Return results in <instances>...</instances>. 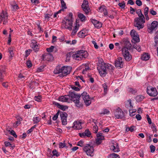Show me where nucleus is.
Segmentation results:
<instances>
[{
	"label": "nucleus",
	"instance_id": "obj_1",
	"mask_svg": "<svg viewBox=\"0 0 158 158\" xmlns=\"http://www.w3.org/2000/svg\"><path fill=\"white\" fill-rule=\"evenodd\" d=\"M69 96L70 101H72L74 102L76 106L79 107L82 106L80 102V98L81 96L80 94H78L76 93L75 92H69L68 95Z\"/></svg>",
	"mask_w": 158,
	"mask_h": 158
},
{
	"label": "nucleus",
	"instance_id": "obj_2",
	"mask_svg": "<svg viewBox=\"0 0 158 158\" xmlns=\"http://www.w3.org/2000/svg\"><path fill=\"white\" fill-rule=\"evenodd\" d=\"M109 66L108 65L102 61L101 63H99L97 67V69L100 75L102 77H105L107 73V69Z\"/></svg>",
	"mask_w": 158,
	"mask_h": 158
},
{
	"label": "nucleus",
	"instance_id": "obj_3",
	"mask_svg": "<svg viewBox=\"0 0 158 158\" xmlns=\"http://www.w3.org/2000/svg\"><path fill=\"white\" fill-rule=\"evenodd\" d=\"M77 52V53L72 55L73 58L77 60H81L85 59L88 56L87 52L84 50H81Z\"/></svg>",
	"mask_w": 158,
	"mask_h": 158
},
{
	"label": "nucleus",
	"instance_id": "obj_4",
	"mask_svg": "<svg viewBox=\"0 0 158 158\" xmlns=\"http://www.w3.org/2000/svg\"><path fill=\"white\" fill-rule=\"evenodd\" d=\"M145 23V19L140 18H135L134 19V26L139 30L144 27V24Z\"/></svg>",
	"mask_w": 158,
	"mask_h": 158
},
{
	"label": "nucleus",
	"instance_id": "obj_5",
	"mask_svg": "<svg viewBox=\"0 0 158 158\" xmlns=\"http://www.w3.org/2000/svg\"><path fill=\"white\" fill-rule=\"evenodd\" d=\"M81 97L84 101L85 105L88 106L91 104V99L89 95L86 92L84 91L81 94Z\"/></svg>",
	"mask_w": 158,
	"mask_h": 158
},
{
	"label": "nucleus",
	"instance_id": "obj_6",
	"mask_svg": "<svg viewBox=\"0 0 158 158\" xmlns=\"http://www.w3.org/2000/svg\"><path fill=\"white\" fill-rule=\"evenodd\" d=\"M83 151L89 156H92L94 151V148L93 146L90 144H86L83 148Z\"/></svg>",
	"mask_w": 158,
	"mask_h": 158
},
{
	"label": "nucleus",
	"instance_id": "obj_7",
	"mask_svg": "<svg viewBox=\"0 0 158 158\" xmlns=\"http://www.w3.org/2000/svg\"><path fill=\"white\" fill-rule=\"evenodd\" d=\"M158 27V22L156 21H153L151 24L147 25L148 31L150 33H152L153 31L157 30Z\"/></svg>",
	"mask_w": 158,
	"mask_h": 158
},
{
	"label": "nucleus",
	"instance_id": "obj_8",
	"mask_svg": "<svg viewBox=\"0 0 158 158\" xmlns=\"http://www.w3.org/2000/svg\"><path fill=\"white\" fill-rule=\"evenodd\" d=\"M113 113L115 117L117 119H121L124 117V114L123 111L119 107L115 110Z\"/></svg>",
	"mask_w": 158,
	"mask_h": 158
},
{
	"label": "nucleus",
	"instance_id": "obj_9",
	"mask_svg": "<svg viewBox=\"0 0 158 158\" xmlns=\"http://www.w3.org/2000/svg\"><path fill=\"white\" fill-rule=\"evenodd\" d=\"M147 93L151 97H155L158 94V92L156 89L150 86L147 87Z\"/></svg>",
	"mask_w": 158,
	"mask_h": 158
},
{
	"label": "nucleus",
	"instance_id": "obj_10",
	"mask_svg": "<svg viewBox=\"0 0 158 158\" xmlns=\"http://www.w3.org/2000/svg\"><path fill=\"white\" fill-rule=\"evenodd\" d=\"M122 50L123 55L125 59L127 61H129L131 60L132 59V56L130 54L127 49L123 48Z\"/></svg>",
	"mask_w": 158,
	"mask_h": 158
},
{
	"label": "nucleus",
	"instance_id": "obj_11",
	"mask_svg": "<svg viewBox=\"0 0 158 158\" xmlns=\"http://www.w3.org/2000/svg\"><path fill=\"white\" fill-rule=\"evenodd\" d=\"M72 68L69 66H63L62 67V73L60 75V77H63L69 74Z\"/></svg>",
	"mask_w": 158,
	"mask_h": 158
},
{
	"label": "nucleus",
	"instance_id": "obj_12",
	"mask_svg": "<svg viewBox=\"0 0 158 158\" xmlns=\"http://www.w3.org/2000/svg\"><path fill=\"white\" fill-rule=\"evenodd\" d=\"M83 10L86 14H88L90 11L89 7L88 2L86 0H84L81 5Z\"/></svg>",
	"mask_w": 158,
	"mask_h": 158
},
{
	"label": "nucleus",
	"instance_id": "obj_13",
	"mask_svg": "<svg viewBox=\"0 0 158 158\" xmlns=\"http://www.w3.org/2000/svg\"><path fill=\"white\" fill-rule=\"evenodd\" d=\"M8 16L7 13L6 12L3 11L0 14V23L2 21H3V24H6L7 22V19Z\"/></svg>",
	"mask_w": 158,
	"mask_h": 158
},
{
	"label": "nucleus",
	"instance_id": "obj_14",
	"mask_svg": "<svg viewBox=\"0 0 158 158\" xmlns=\"http://www.w3.org/2000/svg\"><path fill=\"white\" fill-rule=\"evenodd\" d=\"M60 115L61 120L62 124L65 125L67 124V118L68 116L67 114L65 112H60Z\"/></svg>",
	"mask_w": 158,
	"mask_h": 158
},
{
	"label": "nucleus",
	"instance_id": "obj_15",
	"mask_svg": "<svg viewBox=\"0 0 158 158\" xmlns=\"http://www.w3.org/2000/svg\"><path fill=\"white\" fill-rule=\"evenodd\" d=\"M115 65L116 67L120 69L123 67V62L121 57H118L115 61Z\"/></svg>",
	"mask_w": 158,
	"mask_h": 158
},
{
	"label": "nucleus",
	"instance_id": "obj_16",
	"mask_svg": "<svg viewBox=\"0 0 158 158\" xmlns=\"http://www.w3.org/2000/svg\"><path fill=\"white\" fill-rule=\"evenodd\" d=\"M90 21L94 24L95 27L99 29L102 27V23L95 19H91Z\"/></svg>",
	"mask_w": 158,
	"mask_h": 158
},
{
	"label": "nucleus",
	"instance_id": "obj_17",
	"mask_svg": "<svg viewBox=\"0 0 158 158\" xmlns=\"http://www.w3.org/2000/svg\"><path fill=\"white\" fill-rule=\"evenodd\" d=\"M63 21L67 27V28L69 30H71L72 28V22L71 19H64Z\"/></svg>",
	"mask_w": 158,
	"mask_h": 158
},
{
	"label": "nucleus",
	"instance_id": "obj_18",
	"mask_svg": "<svg viewBox=\"0 0 158 158\" xmlns=\"http://www.w3.org/2000/svg\"><path fill=\"white\" fill-rule=\"evenodd\" d=\"M6 69L5 66H0V81H2L3 80L4 75L6 74Z\"/></svg>",
	"mask_w": 158,
	"mask_h": 158
},
{
	"label": "nucleus",
	"instance_id": "obj_19",
	"mask_svg": "<svg viewBox=\"0 0 158 158\" xmlns=\"http://www.w3.org/2000/svg\"><path fill=\"white\" fill-rule=\"evenodd\" d=\"M83 123L81 121H75L73 123L72 127L74 129L80 130L82 128L81 125Z\"/></svg>",
	"mask_w": 158,
	"mask_h": 158
},
{
	"label": "nucleus",
	"instance_id": "obj_20",
	"mask_svg": "<svg viewBox=\"0 0 158 158\" xmlns=\"http://www.w3.org/2000/svg\"><path fill=\"white\" fill-rule=\"evenodd\" d=\"M97 138L96 139V143L98 145L101 143L102 141L104 139V137L102 133H98L97 135Z\"/></svg>",
	"mask_w": 158,
	"mask_h": 158
},
{
	"label": "nucleus",
	"instance_id": "obj_21",
	"mask_svg": "<svg viewBox=\"0 0 158 158\" xmlns=\"http://www.w3.org/2000/svg\"><path fill=\"white\" fill-rule=\"evenodd\" d=\"M110 149L114 152H118L120 151L118 144L116 142L112 143Z\"/></svg>",
	"mask_w": 158,
	"mask_h": 158
},
{
	"label": "nucleus",
	"instance_id": "obj_22",
	"mask_svg": "<svg viewBox=\"0 0 158 158\" xmlns=\"http://www.w3.org/2000/svg\"><path fill=\"white\" fill-rule=\"evenodd\" d=\"M58 100L62 102H70L69 96L68 95L61 96L59 97L58 98Z\"/></svg>",
	"mask_w": 158,
	"mask_h": 158
},
{
	"label": "nucleus",
	"instance_id": "obj_23",
	"mask_svg": "<svg viewBox=\"0 0 158 158\" xmlns=\"http://www.w3.org/2000/svg\"><path fill=\"white\" fill-rule=\"evenodd\" d=\"M43 59L48 61H51L53 59V56L49 53H46L43 55Z\"/></svg>",
	"mask_w": 158,
	"mask_h": 158
},
{
	"label": "nucleus",
	"instance_id": "obj_24",
	"mask_svg": "<svg viewBox=\"0 0 158 158\" xmlns=\"http://www.w3.org/2000/svg\"><path fill=\"white\" fill-rule=\"evenodd\" d=\"M123 42L124 46L123 48H127V50L131 49V45L129 41L127 39H125L123 40Z\"/></svg>",
	"mask_w": 158,
	"mask_h": 158
},
{
	"label": "nucleus",
	"instance_id": "obj_25",
	"mask_svg": "<svg viewBox=\"0 0 158 158\" xmlns=\"http://www.w3.org/2000/svg\"><path fill=\"white\" fill-rule=\"evenodd\" d=\"M37 43V42L34 40L32 41L31 44V47L35 52L38 51L39 48V47Z\"/></svg>",
	"mask_w": 158,
	"mask_h": 158
},
{
	"label": "nucleus",
	"instance_id": "obj_26",
	"mask_svg": "<svg viewBox=\"0 0 158 158\" xmlns=\"http://www.w3.org/2000/svg\"><path fill=\"white\" fill-rule=\"evenodd\" d=\"M87 35L85 31L82 30L78 33V36L80 38H84Z\"/></svg>",
	"mask_w": 158,
	"mask_h": 158
},
{
	"label": "nucleus",
	"instance_id": "obj_27",
	"mask_svg": "<svg viewBox=\"0 0 158 158\" xmlns=\"http://www.w3.org/2000/svg\"><path fill=\"white\" fill-rule=\"evenodd\" d=\"M62 67L60 68L59 66L56 67L54 71V73L55 74H58L60 73H62Z\"/></svg>",
	"mask_w": 158,
	"mask_h": 158
},
{
	"label": "nucleus",
	"instance_id": "obj_28",
	"mask_svg": "<svg viewBox=\"0 0 158 158\" xmlns=\"http://www.w3.org/2000/svg\"><path fill=\"white\" fill-rule=\"evenodd\" d=\"M141 59L143 60H147L150 58V56L148 53H144L142 54L141 56Z\"/></svg>",
	"mask_w": 158,
	"mask_h": 158
},
{
	"label": "nucleus",
	"instance_id": "obj_29",
	"mask_svg": "<svg viewBox=\"0 0 158 158\" xmlns=\"http://www.w3.org/2000/svg\"><path fill=\"white\" fill-rule=\"evenodd\" d=\"M131 100L129 99L127 100L125 104V106L129 109H132L133 108V106H132Z\"/></svg>",
	"mask_w": 158,
	"mask_h": 158
},
{
	"label": "nucleus",
	"instance_id": "obj_30",
	"mask_svg": "<svg viewBox=\"0 0 158 158\" xmlns=\"http://www.w3.org/2000/svg\"><path fill=\"white\" fill-rule=\"evenodd\" d=\"M144 98L143 96L139 95L137 96L135 98L136 101L137 102H139L142 101Z\"/></svg>",
	"mask_w": 158,
	"mask_h": 158
},
{
	"label": "nucleus",
	"instance_id": "obj_31",
	"mask_svg": "<svg viewBox=\"0 0 158 158\" xmlns=\"http://www.w3.org/2000/svg\"><path fill=\"white\" fill-rule=\"evenodd\" d=\"M11 9L13 11H15L19 9V8L18 5L15 3L11 5Z\"/></svg>",
	"mask_w": 158,
	"mask_h": 158
},
{
	"label": "nucleus",
	"instance_id": "obj_32",
	"mask_svg": "<svg viewBox=\"0 0 158 158\" xmlns=\"http://www.w3.org/2000/svg\"><path fill=\"white\" fill-rule=\"evenodd\" d=\"M79 27V25H76L75 27H74V28L72 31V35H74L76 34L78 29Z\"/></svg>",
	"mask_w": 158,
	"mask_h": 158
},
{
	"label": "nucleus",
	"instance_id": "obj_33",
	"mask_svg": "<svg viewBox=\"0 0 158 158\" xmlns=\"http://www.w3.org/2000/svg\"><path fill=\"white\" fill-rule=\"evenodd\" d=\"M78 16L81 21L83 22L85 21V17L83 14L79 13L78 14Z\"/></svg>",
	"mask_w": 158,
	"mask_h": 158
},
{
	"label": "nucleus",
	"instance_id": "obj_34",
	"mask_svg": "<svg viewBox=\"0 0 158 158\" xmlns=\"http://www.w3.org/2000/svg\"><path fill=\"white\" fill-rule=\"evenodd\" d=\"M128 91L133 94H135L137 92V90L131 88H129L127 89Z\"/></svg>",
	"mask_w": 158,
	"mask_h": 158
},
{
	"label": "nucleus",
	"instance_id": "obj_35",
	"mask_svg": "<svg viewBox=\"0 0 158 158\" xmlns=\"http://www.w3.org/2000/svg\"><path fill=\"white\" fill-rule=\"evenodd\" d=\"M132 38L133 40L132 41V42L134 41V43H138L139 42V38L138 35Z\"/></svg>",
	"mask_w": 158,
	"mask_h": 158
},
{
	"label": "nucleus",
	"instance_id": "obj_36",
	"mask_svg": "<svg viewBox=\"0 0 158 158\" xmlns=\"http://www.w3.org/2000/svg\"><path fill=\"white\" fill-rule=\"evenodd\" d=\"M52 15V14L51 13L50 14H46L45 15L44 18L45 20L49 21V19Z\"/></svg>",
	"mask_w": 158,
	"mask_h": 158
},
{
	"label": "nucleus",
	"instance_id": "obj_37",
	"mask_svg": "<svg viewBox=\"0 0 158 158\" xmlns=\"http://www.w3.org/2000/svg\"><path fill=\"white\" fill-rule=\"evenodd\" d=\"M109 158H120L119 156L115 153H112L110 154L109 156Z\"/></svg>",
	"mask_w": 158,
	"mask_h": 158
},
{
	"label": "nucleus",
	"instance_id": "obj_38",
	"mask_svg": "<svg viewBox=\"0 0 158 158\" xmlns=\"http://www.w3.org/2000/svg\"><path fill=\"white\" fill-rule=\"evenodd\" d=\"M40 120V118L39 117H36L33 118V121L34 123H38Z\"/></svg>",
	"mask_w": 158,
	"mask_h": 158
},
{
	"label": "nucleus",
	"instance_id": "obj_39",
	"mask_svg": "<svg viewBox=\"0 0 158 158\" xmlns=\"http://www.w3.org/2000/svg\"><path fill=\"white\" fill-rule=\"evenodd\" d=\"M110 113V111L106 109H103L102 111L100 113L101 114H108Z\"/></svg>",
	"mask_w": 158,
	"mask_h": 158
},
{
	"label": "nucleus",
	"instance_id": "obj_40",
	"mask_svg": "<svg viewBox=\"0 0 158 158\" xmlns=\"http://www.w3.org/2000/svg\"><path fill=\"white\" fill-rule=\"evenodd\" d=\"M52 153L53 154V156H55L57 157H58L60 155V153L58 152L57 151L56 149L53 150Z\"/></svg>",
	"mask_w": 158,
	"mask_h": 158
},
{
	"label": "nucleus",
	"instance_id": "obj_41",
	"mask_svg": "<svg viewBox=\"0 0 158 158\" xmlns=\"http://www.w3.org/2000/svg\"><path fill=\"white\" fill-rule=\"evenodd\" d=\"M60 1L61 2L62 8L63 9H66L67 8V6H66V4L65 2L63 0H60Z\"/></svg>",
	"mask_w": 158,
	"mask_h": 158
},
{
	"label": "nucleus",
	"instance_id": "obj_42",
	"mask_svg": "<svg viewBox=\"0 0 158 158\" xmlns=\"http://www.w3.org/2000/svg\"><path fill=\"white\" fill-rule=\"evenodd\" d=\"M130 33L132 37L138 35L137 33L135 31V30L134 29L132 30L131 31Z\"/></svg>",
	"mask_w": 158,
	"mask_h": 158
},
{
	"label": "nucleus",
	"instance_id": "obj_43",
	"mask_svg": "<svg viewBox=\"0 0 158 158\" xmlns=\"http://www.w3.org/2000/svg\"><path fill=\"white\" fill-rule=\"evenodd\" d=\"M23 120L22 118L20 117H18L17 118V121L16 122V124L17 126L21 123L20 122Z\"/></svg>",
	"mask_w": 158,
	"mask_h": 158
},
{
	"label": "nucleus",
	"instance_id": "obj_44",
	"mask_svg": "<svg viewBox=\"0 0 158 158\" xmlns=\"http://www.w3.org/2000/svg\"><path fill=\"white\" fill-rule=\"evenodd\" d=\"M36 126L37 125H35L33 126L30 129L27 130V134H30V133L32 132L34 129L35 127H36Z\"/></svg>",
	"mask_w": 158,
	"mask_h": 158
},
{
	"label": "nucleus",
	"instance_id": "obj_45",
	"mask_svg": "<svg viewBox=\"0 0 158 158\" xmlns=\"http://www.w3.org/2000/svg\"><path fill=\"white\" fill-rule=\"evenodd\" d=\"M26 64L27 67L28 68H30L32 66V63L31 61L30 60H27L26 61Z\"/></svg>",
	"mask_w": 158,
	"mask_h": 158
},
{
	"label": "nucleus",
	"instance_id": "obj_46",
	"mask_svg": "<svg viewBox=\"0 0 158 158\" xmlns=\"http://www.w3.org/2000/svg\"><path fill=\"white\" fill-rule=\"evenodd\" d=\"M42 97L40 95L36 96L34 97V100L38 102H40L41 101Z\"/></svg>",
	"mask_w": 158,
	"mask_h": 158
},
{
	"label": "nucleus",
	"instance_id": "obj_47",
	"mask_svg": "<svg viewBox=\"0 0 158 158\" xmlns=\"http://www.w3.org/2000/svg\"><path fill=\"white\" fill-rule=\"evenodd\" d=\"M85 134L86 136L87 137H90V136L91 133L89 129L85 130Z\"/></svg>",
	"mask_w": 158,
	"mask_h": 158
},
{
	"label": "nucleus",
	"instance_id": "obj_48",
	"mask_svg": "<svg viewBox=\"0 0 158 158\" xmlns=\"http://www.w3.org/2000/svg\"><path fill=\"white\" fill-rule=\"evenodd\" d=\"M134 48L136 49L138 52H140L141 51L140 46L139 45L135 44L134 45Z\"/></svg>",
	"mask_w": 158,
	"mask_h": 158
},
{
	"label": "nucleus",
	"instance_id": "obj_49",
	"mask_svg": "<svg viewBox=\"0 0 158 158\" xmlns=\"http://www.w3.org/2000/svg\"><path fill=\"white\" fill-rule=\"evenodd\" d=\"M118 6L122 9H124L125 6V3L124 2H123L120 3L118 4Z\"/></svg>",
	"mask_w": 158,
	"mask_h": 158
},
{
	"label": "nucleus",
	"instance_id": "obj_50",
	"mask_svg": "<svg viewBox=\"0 0 158 158\" xmlns=\"http://www.w3.org/2000/svg\"><path fill=\"white\" fill-rule=\"evenodd\" d=\"M106 7L104 6H101L99 8L98 11L100 12H103L106 10Z\"/></svg>",
	"mask_w": 158,
	"mask_h": 158
},
{
	"label": "nucleus",
	"instance_id": "obj_51",
	"mask_svg": "<svg viewBox=\"0 0 158 158\" xmlns=\"http://www.w3.org/2000/svg\"><path fill=\"white\" fill-rule=\"evenodd\" d=\"M131 109H130L129 110L130 116H133L135 115V112H136V110L134 111H132Z\"/></svg>",
	"mask_w": 158,
	"mask_h": 158
},
{
	"label": "nucleus",
	"instance_id": "obj_52",
	"mask_svg": "<svg viewBox=\"0 0 158 158\" xmlns=\"http://www.w3.org/2000/svg\"><path fill=\"white\" fill-rule=\"evenodd\" d=\"M102 87L104 89V91L106 93L107 90V86L106 83H104L102 85Z\"/></svg>",
	"mask_w": 158,
	"mask_h": 158
},
{
	"label": "nucleus",
	"instance_id": "obj_53",
	"mask_svg": "<svg viewBox=\"0 0 158 158\" xmlns=\"http://www.w3.org/2000/svg\"><path fill=\"white\" fill-rule=\"evenodd\" d=\"M84 142L82 140H81L78 142L77 145L81 147H84L85 145L84 144Z\"/></svg>",
	"mask_w": 158,
	"mask_h": 158
},
{
	"label": "nucleus",
	"instance_id": "obj_54",
	"mask_svg": "<svg viewBox=\"0 0 158 158\" xmlns=\"http://www.w3.org/2000/svg\"><path fill=\"white\" fill-rule=\"evenodd\" d=\"M59 147L60 148H63L66 147L65 143L60 142L59 143Z\"/></svg>",
	"mask_w": 158,
	"mask_h": 158
},
{
	"label": "nucleus",
	"instance_id": "obj_55",
	"mask_svg": "<svg viewBox=\"0 0 158 158\" xmlns=\"http://www.w3.org/2000/svg\"><path fill=\"white\" fill-rule=\"evenodd\" d=\"M54 48V46H51L49 48L46 49L47 51L48 52H52L53 51V49Z\"/></svg>",
	"mask_w": 158,
	"mask_h": 158
},
{
	"label": "nucleus",
	"instance_id": "obj_56",
	"mask_svg": "<svg viewBox=\"0 0 158 158\" xmlns=\"http://www.w3.org/2000/svg\"><path fill=\"white\" fill-rule=\"evenodd\" d=\"M149 11V8L148 7H146L144 10V14L145 15H148V13Z\"/></svg>",
	"mask_w": 158,
	"mask_h": 158
},
{
	"label": "nucleus",
	"instance_id": "obj_57",
	"mask_svg": "<svg viewBox=\"0 0 158 158\" xmlns=\"http://www.w3.org/2000/svg\"><path fill=\"white\" fill-rule=\"evenodd\" d=\"M9 131L10 132V134L13 136L15 138H16L17 137V135L16 134L14 130H12L11 131Z\"/></svg>",
	"mask_w": 158,
	"mask_h": 158
},
{
	"label": "nucleus",
	"instance_id": "obj_58",
	"mask_svg": "<svg viewBox=\"0 0 158 158\" xmlns=\"http://www.w3.org/2000/svg\"><path fill=\"white\" fill-rule=\"evenodd\" d=\"M59 108L60 109L64 111L66 109H67L68 108V107L67 106L61 105Z\"/></svg>",
	"mask_w": 158,
	"mask_h": 158
},
{
	"label": "nucleus",
	"instance_id": "obj_59",
	"mask_svg": "<svg viewBox=\"0 0 158 158\" xmlns=\"http://www.w3.org/2000/svg\"><path fill=\"white\" fill-rule=\"evenodd\" d=\"M150 148L151 152H153L155 151L156 149V148L155 146H154L152 145H150Z\"/></svg>",
	"mask_w": 158,
	"mask_h": 158
},
{
	"label": "nucleus",
	"instance_id": "obj_60",
	"mask_svg": "<svg viewBox=\"0 0 158 158\" xmlns=\"http://www.w3.org/2000/svg\"><path fill=\"white\" fill-rule=\"evenodd\" d=\"M31 51V49L27 50L25 51V56L27 57L28 56V55L30 54V52Z\"/></svg>",
	"mask_w": 158,
	"mask_h": 158
},
{
	"label": "nucleus",
	"instance_id": "obj_61",
	"mask_svg": "<svg viewBox=\"0 0 158 158\" xmlns=\"http://www.w3.org/2000/svg\"><path fill=\"white\" fill-rule=\"evenodd\" d=\"M59 111H58L57 113H56L53 117L52 118V119L53 120H56L57 119V118H58V116L59 115Z\"/></svg>",
	"mask_w": 158,
	"mask_h": 158
},
{
	"label": "nucleus",
	"instance_id": "obj_62",
	"mask_svg": "<svg viewBox=\"0 0 158 158\" xmlns=\"http://www.w3.org/2000/svg\"><path fill=\"white\" fill-rule=\"evenodd\" d=\"M136 4L139 6H140L142 5V2L140 0H136L135 2Z\"/></svg>",
	"mask_w": 158,
	"mask_h": 158
},
{
	"label": "nucleus",
	"instance_id": "obj_63",
	"mask_svg": "<svg viewBox=\"0 0 158 158\" xmlns=\"http://www.w3.org/2000/svg\"><path fill=\"white\" fill-rule=\"evenodd\" d=\"M150 13L151 14L153 15H156L157 14L156 12L153 9H152L150 10Z\"/></svg>",
	"mask_w": 158,
	"mask_h": 158
},
{
	"label": "nucleus",
	"instance_id": "obj_64",
	"mask_svg": "<svg viewBox=\"0 0 158 158\" xmlns=\"http://www.w3.org/2000/svg\"><path fill=\"white\" fill-rule=\"evenodd\" d=\"M92 43L94 45V47L96 49H97L98 48V46L97 45L95 40H92Z\"/></svg>",
	"mask_w": 158,
	"mask_h": 158
}]
</instances>
